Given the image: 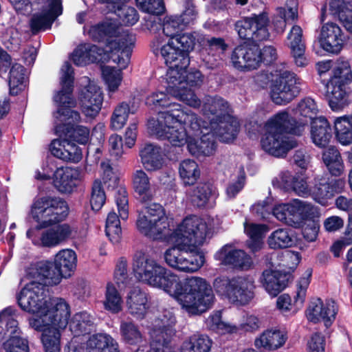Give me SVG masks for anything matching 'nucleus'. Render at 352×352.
Returning a JSON list of instances; mask_svg holds the SVG:
<instances>
[{
	"instance_id": "b1692460",
	"label": "nucleus",
	"mask_w": 352,
	"mask_h": 352,
	"mask_svg": "<svg viewBox=\"0 0 352 352\" xmlns=\"http://www.w3.org/2000/svg\"><path fill=\"white\" fill-rule=\"evenodd\" d=\"M77 230L74 226L64 223L51 226L44 230L40 236L42 246L53 248L75 237Z\"/></svg>"
},
{
	"instance_id": "4c0bfd02",
	"label": "nucleus",
	"mask_w": 352,
	"mask_h": 352,
	"mask_svg": "<svg viewBox=\"0 0 352 352\" xmlns=\"http://www.w3.org/2000/svg\"><path fill=\"white\" fill-rule=\"evenodd\" d=\"M188 200L198 208L205 207L212 199L217 197L215 189L209 183H199L186 191Z\"/></svg>"
},
{
	"instance_id": "09e8293b",
	"label": "nucleus",
	"mask_w": 352,
	"mask_h": 352,
	"mask_svg": "<svg viewBox=\"0 0 352 352\" xmlns=\"http://www.w3.org/2000/svg\"><path fill=\"white\" fill-rule=\"evenodd\" d=\"M179 175L185 186L193 185L200 177V170L197 163L190 159L182 160L178 167Z\"/></svg>"
},
{
	"instance_id": "e2e57ef3",
	"label": "nucleus",
	"mask_w": 352,
	"mask_h": 352,
	"mask_svg": "<svg viewBox=\"0 0 352 352\" xmlns=\"http://www.w3.org/2000/svg\"><path fill=\"white\" fill-rule=\"evenodd\" d=\"M328 182L324 179H316L314 186L311 189V196L313 199L322 206L327 205L328 200L332 198Z\"/></svg>"
},
{
	"instance_id": "2eb2a0df",
	"label": "nucleus",
	"mask_w": 352,
	"mask_h": 352,
	"mask_svg": "<svg viewBox=\"0 0 352 352\" xmlns=\"http://www.w3.org/2000/svg\"><path fill=\"white\" fill-rule=\"evenodd\" d=\"M313 210L309 203L296 199L288 204L276 206L272 208V213L278 221L297 227L304 219L314 213Z\"/></svg>"
},
{
	"instance_id": "864d4df0",
	"label": "nucleus",
	"mask_w": 352,
	"mask_h": 352,
	"mask_svg": "<svg viewBox=\"0 0 352 352\" xmlns=\"http://www.w3.org/2000/svg\"><path fill=\"white\" fill-rule=\"evenodd\" d=\"M120 331L122 340L128 344H138L144 340L138 326L131 321H122Z\"/></svg>"
},
{
	"instance_id": "e433bc0d",
	"label": "nucleus",
	"mask_w": 352,
	"mask_h": 352,
	"mask_svg": "<svg viewBox=\"0 0 352 352\" xmlns=\"http://www.w3.org/2000/svg\"><path fill=\"white\" fill-rule=\"evenodd\" d=\"M124 34H131L128 30L124 31L113 22L107 21L93 25L88 31L89 36L94 41H104L106 44L109 41L115 40L117 36Z\"/></svg>"
},
{
	"instance_id": "393cba45",
	"label": "nucleus",
	"mask_w": 352,
	"mask_h": 352,
	"mask_svg": "<svg viewBox=\"0 0 352 352\" xmlns=\"http://www.w3.org/2000/svg\"><path fill=\"white\" fill-rule=\"evenodd\" d=\"M305 123H297L286 111H280L272 116L265 123V129H268L276 132L301 135L305 128Z\"/></svg>"
},
{
	"instance_id": "3c124183",
	"label": "nucleus",
	"mask_w": 352,
	"mask_h": 352,
	"mask_svg": "<svg viewBox=\"0 0 352 352\" xmlns=\"http://www.w3.org/2000/svg\"><path fill=\"white\" fill-rule=\"evenodd\" d=\"M93 329L92 318L87 312L76 314L69 323V329L75 336L88 333Z\"/></svg>"
},
{
	"instance_id": "774afa93",
	"label": "nucleus",
	"mask_w": 352,
	"mask_h": 352,
	"mask_svg": "<svg viewBox=\"0 0 352 352\" xmlns=\"http://www.w3.org/2000/svg\"><path fill=\"white\" fill-rule=\"evenodd\" d=\"M121 69H116L111 67H104L102 68L103 79L111 92H115L119 87L122 80Z\"/></svg>"
},
{
	"instance_id": "dca6fc26",
	"label": "nucleus",
	"mask_w": 352,
	"mask_h": 352,
	"mask_svg": "<svg viewBox=\"0 0 352 352\" xmlns=\"http://www.w3.org/2000/svg\"><path fill=\"white\" fill-rule=\"evenodd\" d=\"M186 68L187 67H184L182 69V77L180 79L181 83L175 85V89L177 90L181 95L184 94V97L186 98V99L190 100L192 98L193 101H195V102H188L176 96V94H175L169 89V83L168 82L166 91L170 95L173 96L176 99L184 102L187 105L193 108H198L201 105V100L195 94L193 89L199 87L201 85L204 81V76L197 69H190V70L187 71Z\"/></svg>"
},
{
	"instance_id": "a211bd4d",
	"label": "nucleus",
	"mask_w": 352,
	"mask_h": 352,
	"mask_svg": "<svg viewBox=\"0 0 352 352\" xmlns=\"http://www.w3.org/2000/svg\"><path fill=\"white\" fill-rule=\"evenodd\" d=\"M296 142L282 133L276 132L263 127L261 140L262 148L275 157H283L292 148L296 146Z\"/></svg>"
},
{
	"instance_id": "1a4fd4ad",
	"label": "nucleus",
	"mask_w": 352,
	"mask_h": 352,
	"mask_svg": "<svg viewBox=\"0 0 352 352\" xmlns=\"http://www.w3.org/2000/svg\"><path fill=\"white\" fill-rule=\"evenodd\" d=\"M213 287L217 294L237 305H247L254 297V281L249 276L217 277Z\"/></svg>"
},
{
	"instance_id": "c03bdc74",
	"label": "nucleus",
	"mask_w": 352,
	"mask_h": 352,
	"mask_svg": "<svg viewBox=\"0 0 352 352\" xmlns=\"http://www.w3.org/2000/svg\"><path fill=\"white\" fill-rule=\"evenodd\" d=\"M323 162L331 175L340 176L344 170V165L338 150L335 146H329L324 151Z\"/></svg>"
},
{
	"instance_id": "9d476101",
	"label": "nucleus",
	"mask_w": 352,
	"mask_h": 352,
	"mask_svg": "<svg viewBox=\"0 0 352 352\" xmlns=\"http://www.w3.org/2000/svg\"><path fill=\"white\" fill-rule=\"evenodd\" d=\"M68 214L67 203L58 198L36 199L31 207V215L38 223V228H47L63 221Z\"/></svg>"
},
{
	"instance_id": "2f4dec72",
	"label": "nucleus",
	"mask_w": 352,
	"mask_h": 352,
	"mask_svg": "<svg viewBox=\"0 0 352 352\" xmlns=\"http://www.w3.org/2000/svg\"><path fill=\"white\" fill-rule=\"evenodd\" d=\"M288 46L291 50L294 63L298 67H305L309 60L305 55V45L302 40V29L295 25L287 35Z\"/></svg>"
},
{
	"instance_id": "79ce46f5",
	"label": "nucleus",
	"mask_w": 352,
	"mask_h": 352,
	"mask_svg": "<svg viewBox=\"0 0 352 352\" xmlns=\"http://www.w3.org/2000/svg\"><path fill=\"white\" fill-rule=\"evenodd\" d=\"M87 352H119L118 342L109 335L97 333L87 342Z\"/></svg>"
},
{
	"instance_id": "c9c22d12",
	"label": "nucleus",
	"mask_w": 352,
	"mask_h": 352,
	"mask_svg": "<svg viewBox=\"0 0 352 352\" xmlns=\"http://www.w3.org/2000/svg\"><path fill=\"white\" fill-rule=\"evenodd\" d=\"M325 97L332 110L339 111L349 103L346 85L329 80L325 85Z\"/></svg>"
},
{
	"instance_id": "20e7f679",
	"label": "nucleus",
	"mask_w": 352,
	"mask_h": 352,
	"mask_svg": "<svg viewBox=\"0 0 352 352\" xmlns=\"http://www.w3.org/2000/svg\"><path fill=\"white\" fill-rule=\"evenodd\" d=\"M175 43L174 39L157 36L151 43V49L155 55L161 56L165 63L169 66L166 72V82L169 83V89L180 98L192 102V98L186 99L184 97V94L181 95L175 89V85L181 83L182 69L184 67H188L190 64V58L188 56L184 55V54Z\"/></svg>"
},
{
	"instance_id": "bb28decb",
	"label": "nucleus",
	"mask_w": 352,
	"mask_h": 352,
	"mask_svg": "<svg viewBox=\"0 0 352 352\" xmlns=\"http://www.w3.org/2000/svg\"><path fill=\"white\" fill-rule=\"evenodd\" d=\"M136 228L140 234L151 239L169 241V228L146 217L141 211L136 220Z\"/></svg>"
},
{
	"instance_id": "6e6d98bb",
	"label": "nucleus",
	"mask_w": 352,
	"mask_h": 352,
	"mask_svg": "<svg viewBox=\"0 0 352 352\" xmlns=\"http://www.w3.org/2000/svg\"><path fill=\"white\" fill-rule=\"evenodd\" d=\"M336 137L343 145L352 142V118H338L334 122Z\"/></svg>"
},
{
	"instance_id": "0e129e2a",
	"label": "nucleus",
	"mask_w": 352,
	"mask_h": 352,
	"mask_svg": "<svg viewBox=\"0 0 352 352\" xmlns=\"http://www.w3.org/2000/svg\"><path fill=\"white\" fill-rule=\"evenodd\" d=\"M106 234L113 243H118L121 239L122 230L120 221L117 214L111 211L106 220Z\"/></svg>"
},
{
	"instance_id": "aec40b11",
	"label": "nucleus",
	"mask_w": 352,
	"mask_h": 352,
	"mask_svg": "<svg viewBox=\"0 0 352 352\" xmlns=\"http://www.w3.org/2000/svg\"><path fill=\"white\" fill-rule=\"evenodd\" d=\"M320 47L327 52L338 54L342 50L346 38L341 28L336 23H324L318 36Z\"/></svg>"
},
{
	"instance_id": "412c9836",
	"label": "nucleus",
	"mask_w": 352,
	"mask_h": 352,
	"mask_svg": "<svg viewBox=\"0 0 352 352\" xmlns=\"http://www.w3.org/2000/svg\"><path fill=\"white\" fill-rule=\"evenodd\" d=\"M231 60L233 66L237 69H256L262 63L261 50L257 45L238 46L232 54Z\"/></svg>"
},
{
	"instance_id": "c756f323",
	"label": "nucleus",
	"mask_w": 352,
	"mask_h": 352,
	"mask_svg": "<svg viewBox=\"0 0 352 352\" xmlns=\"http://www.w3.org/2000/svg\"><path fill=\"white\" fill-rule=\"evenodd\" d=\"M70 315L71 311L66 316V322L62 327L48 322L49 324H45L42 329H35L42 332L41 340L44 352H60L61 331L67 326Z\"/></svg>"
},
{
	"instance_id": "37998d69",
	"label": "nucleus",
	"mask_w": 352,
	"mask_h": 352,
	"mask_svg": "<svg viewBox=\"0 0 352 352\" xmlns=\"http://www.w3.org/2000/svg\"><path fill=\"white\" fill-rule=\"evenodd\" d=\"M140 157L144 167L148 171H155L162 167V151L157 146L151 144L145 145L140 151Z\"/></svg>"
},
{
	"instance_id": "de8ad7c7",
	"label": "nucleus",
	"mask_w": 352,
	"mask_h": 352,
	"mask_svg": "<svg viewBox=\"0 0 352 352\" xmlns=\"http://www.w3.org/2000/svg\"><path fill=\"white\" fill-rule=\"evenodd\" d=\"M18 322L15 318V310L7 307L0 313V341L7 335L12 336L18 333Z\"/></svg>"
},
{
	"instance_id": "c85d7f7f",
	"label": "nucleus",
	"mask_w": 352,
	"mask_h": 352,
	"mask_svg": "<svg viewBox=\"0 0 352 352\" xmlns=\"http://www.w3.org/2000/svg\"><path fill=\"white\" fill-rule=\"evenodd\" d=\"M207 125L213 135L217 136L223 142L233 141L236 138L239 130L238 120L230 115L224 116L223 119L218 121L212 120L211 123Z\"/></svg>"
},
{
	"instance_id": "69168bd1",
	"label": "nucleus",
	"mask_w": 352,
	"mask_h": 352,
	"mask_svg": "<svg viewBox=\"0 0 352 352\" xmlns=\"http://www.w3.org/2000/svg\"><path fill=\"white\" fill-rule=\"evenodd\" d=\"M113 8L116 14L126 25H133L139 19L137 10L133 7L124 5V0H122V3L116 4V8Z\"/></svg>"
},
{
	"instance_id": "4be33fe9",
	"label": "nucleus",
	"mask_w": 352,
	"mask_h": 352,
	"mask_svg": "<svg viewBox=\"0 0 352 352\" xmlns=\"http://www.w3.org/2000/svg\"><path fill=\"white\" fill-rule=\"evenodd\" d=\"M337 311L338 307L333 300H328L324 302L320 298H315L309 303L306 316L309 321L314 323L322 321L328 327L334 321Z\"/></svg>"
},
{
	"instance_id": "39448f33",
	"label": "nucleus",
	"mask_w": 352,
	"mask_h": 352,
	"mask_svg": "<svg viewBox=\"0 0 352 352\" xmlns=\"http://www.w3.org/2000/svg\"><path fill=\"white\" fill-rule=\"evenodd\" d=\"M77 256L71 249L60 250L54 257V262L41 261L32 263L28 267L32 278L43 280L47 285H56L63 278L71 276L76 267Z\"/></svg>"
},
{
	"instance_id": "7c9ffc66",
	"label": "nucleus",
	"mask_w": 352,
	"mask_h": 352,
	"mask_svg": "<svg viewBox=\"0 0 352 352\" xmlns=\"http://www.w3.org/2000/svg\"><path fill=\"white\" fill-rule=\"evenodd\" d=\"M126 304L129 313L138 320L143 319L150 307L148 294L139 287L129 291Z\"/></svg>"
},
{
	"instance_id": "5701e85b",
	"label": "nucleus",
	"mask_w": 352,
	"mask_h": 352,
	"mask_svg": "<svg viewBox=\"0 0 352 352\" xmlns=\"http://www.w3.org/2000/svg\"><path fill=\"white\" fill-rule=\"evenodd\" d=\"M214 257L221 265H230L237 269L248 270L252 264L251 258L244 251L228 244L219 250Z\"/></svg>"
},
{
	"instance_id": "9b49d317",
	"label": "nucleus",
	"mask_w": 352,
	"mask_h": 352,
	"mask_svg": "<svg viewBox=\"0 0 352 352\" xmlns=\"http://www.w3.org/2000/svg\"><path fill=\"white\" fill-rule=\"evenodd\" d=\"M173 244L174 246L164 252L165 262L168 266L181 272H195L204 265V256L197 249L189 250Z\"/></svg>"
},
{
	"instance_id": "58836bf2",
	"label": "nucleus",
	"mask_w": 352,
	"mask_h": 352,
	"mask_svg": "<svg viewBox=\"0 0 352 352\" xmlns=\"http://www.w3.org/2000/svg\"><path fill=\"white\" fill-rule=\"evenodd\" d=\"M229 106L228 102L219 96H207L204 100L202 111L204 116L209 120V124L212 120L218 121L223 119L224 116L228 114Z\"/></svg>"
},
{
	"instance_id": "a878e982",
	"label": "nucleus",
	"mask_w": 352,
	"mask_h": 352,
	"mask_svg": "<svg viewBox=\"0 0 352 352\" xmlns=\"http://www.w3.org/2000/svg\"><path fill=\"white\" fill-rule=\"evenodd\" d=\"M206 122L201 124L202 132L197 136H192L188 144L189 152L195 156H209L212 155L216 149L214 135Z\"/></svg>"
},
{
	"instance_id": "72a5a7b5",
	"label": "nucleus",
	"mask_w": 352,
	"mask_h": 352,
	"mask_svg": "<svg viewBox=\"0 0 352 352\" xmlns=\"http://www.w3.org/2000/svg\"><path fill=\"white\" fill-rule=\"evenodd\" d=\"M287 340L286 331L280 329H267L255 338L254 346L258 349L276 350L283 346Z\"/></svg>"
},
{
	"instance_id": "f03ea898",
	"label": "nucleus",
	"mask_w": 352,
	"mask_h": 352,
	"mask_svg": "<svg viewBox=\"0 0 352 352\" xmlns=\"http://www.w3.org/2000/svg\"><path fill=\"white\" fill-rule=\"evenodd\" d=\"M24 280L25 284L16 298L21 309L35 316L29 318V325L34 329H42L47 322L63 326L66 316L71 311L69 303L63 298L47 296L43 280L32 278L28 274V268Z\"/></svg>"
},
{
	"instance_id": "bf43d9fd",
	"label": "nucleus",
	"mask_w": 352,
	"mask_h": 352,
	"mask_svg": "<svg viewBox=\"0 0 352 352\" xmlns=\"http://www.w3.org/2000/svg\"><path fill=\"white\" fill-rule=\"evenodd\" d=\"M312 270L309 268L303 273L296 283V292L294 297V306L300 309L305 300L307 289L309 285Z\"/></svg>"
},
{
	"instance_id": "338daca9",
	"label": "nucleus",
	"mask_w": 352,
	"mask_h": 352,
	"mask_svg": "<svg viewBox=\"0 0 352 352\" xmlns=\"http://www.w3.org/2000/svg\"><path fill=\"white\" fill-rule=\"evenodd\" d=\"M318 111V107L315 101L311 98H305L301 100L294 109V113L296 116L308 118L311 122L316 118Z\"/></svg>"
},
{
	"instance_id": "6e6552de",
	"label": "nucleus",
	"mask_w": 352,
	"mask_h": 352,
	"mask_svg": "<svg viewBox=\"0 0 352 352\" xmlns=\"http://www.w3.org/2000/svg\"><path fill=\"white\" fill-rule=\"evenodd\" d=\"M209 234L206 222L196 215H191L170 233L169 241L189 250L197 249L205 243Z\"/></svg>"
},
{
	"instance_id": "7ed1b4c3",
	"label": "nucleus",
	"mask_w": 352,
	"mask_h": 352,
	"mask_svg": "<svg viewBox=\"0 0 352 352\" xmlns=\"http://www.w3.org/2000/svg\"><path fill=\"white\" fill-rule=\"evenodd\" d=\"M174 108L159 113L157 120H148V128L158 138L166 140L174 146L188 144L192 136H197L201 131V121L191 110L174 104Z\"/></svg>"
},
{
	"instance_id": "0eeeda50",
	"label": "nucleus",
	"mask_w": 352,
	"mask_h": 352,
	"mask_svg": "<svg viewBox=\"0 0 352 352\" xmlns=\"http://www.w3.org/2000/svg\"><path fill=\"white\" fill-rule=\"evenodd\" d=\"M136 38L133 34H124L115 40L109 41L105 48L96 45L85 44L91 63L107 62L111 59L119 67L125 69L131 58V52Z\"/></svg>"
},
{
	"instance_id": "f3484780",
	"label": "nucleus",
	"mask_w": 352,
	"mask_h": 352,
	"mask_svg": "<svg viewBox=\"0 0 352 352\" xmlns=\"http://www.w3.org/2000/svg\"><path fill=\"white\" fill-rule=\"evenodd\" d=\"M80 89L78 98L82 107V113L89 118L96 117L100 112L103 96L99 86L88 77L80 78Z\"/></svg>"
},
{
	"instance_id": "4d7b16f0",
	"label": "nucleus",
	"mask_w": 352,
	"mask_h": 352,
	"mask_svg": "<svg viewBox=\"0 0 352 352\" xmlns=\"http://www.w3.org/2000/svg\"><path fill=\"white\" fill-rule=\"evenodd\" d=\"M208 329L220 334L234 333L239 330L237 326L223 322L221 320V311H216L211 314L206 321Z\"/></svg>"
},
{
	"instance_id": "f257e3e1",
	"label": "nucleus",
	"mask_w": 352,
	"mask_h": 352,
	"mask_svg": "<svg viewBox=\"0 0 352 352\" xmlns=\"http://www.w3.org/2000/svg\"><path fill=\"white\" fill-rule=\"evenodd\" d=\"M132 268L140 281L162 289L189 314H201L214 304L215 297L212 287L201 277L182 278L141 252L135 254Z\"/></svg>"
},
{
	"instance_id": "49530a36",
	"label": "nucleus",
	"mask_w": 352,
	"mask_h": 352,
	"mask_svg": "<svg viewBox=\"0 0 352 352\" xmlns=\"http://www.w3.org/2000/svg\"><path fill=\"white\" fill-rule=\"evenodd\" d=\"M245 233L250 237L248 246L253 252L259 250L263 245V237L268 231V228L263 224H256L245 221L244 223Z\"/></svg>"
},
{
	"instance_id": "a19ab883",
	"label": "nucleus",
	"mask_w": 352,
	"mask_h": 352,
	"mask_svg": "<svg viewBox=\"0 0 352 352\" xmlns=\"http://www.w3.org/2000/svg\"><path fill=\"white\" fill-rule=\"evenodd\" d=\"M311 138L313 142L319 147H324L328 144L331 138V133L326 118L318 117L311 122Z\"/></svg>"
},
{
	"instance_id": "cd10ccee",
	"label": "nucleus",
	"mask_w": 352,
	"mask_h": 352,
	"mask_svg": "<svg viewBox=\"0 0 352 352\" xmlns=\"http://www.w3.org/2000/svg\"><path fill=\"white\" fill-rule=\"evenodd\" d=\"M291 276L290 271L266 270L262 274L261 283L265 291L274 297L287 287Z\"/></svg>"
},
{
	"instance_id": "8fccbe9b",
	"label": "nucleus",
	"mask_w": 352,
	"mask_h": 352,
	"mask_svg": "<svg viewBox=\"0 0 352 352\" xmlns=\"http://www.w3.org/2000/svg\"><path fill=\"white\" fill-rule=\"evenodd\" d=\"M212 340L205 335H193L185 340L181 347V352H209Z\"/></svg>"
},
{
	"instance_id": "603ef678",
	"label": "nucleus",
	"mask_w": 352,
	"mask_h": 352,
	"mask_svg": "<svg viewBox=\"0 0 352 352\" xmlns=\"http://www.w3.org/2000/svg\"><path fill=\"white\" fill-rule=\"evenodd\" d=\"M329 80L346 85L351 83L352 82V69L350 62L344 58H338L333 68L332 75Z\"/></svg>"
},
{
	"instance_id": "f8f14e48",
	"label": "nucleus",
	"mask_w": 352,
	"mask_h": 352,
	"mask_svg": "<svg viewBox=\"0 0 352 352\" xmlns=\"http://www.w3.org/2000/svg\"><path fill=\"white\" fill-rule=\"evenodd\" d=\"M270 23L268 13L263 11L259 14H252L250 16L238 21L235 24V28L241 38L260 42L269 39Z\"/></svg>"
},
{
	"instance_id": "4468645a",
	"label": "nucleus",
	"mask_w": 352,
	"mask_h": 352,
	"mask_svg": "<svg viewBox=\"0 0 352 352\" xmlns=\"http://www.w3.org/2000/svg\"><path fill=\"white\" fill-rule=\"evenodd\" d=\"M175 317L170 311H165L152 322L150 330L151 345L153 347L155 344L162 346V349L157 348L155 352H174L168 344L175 333Z\"/></svg>"
},
{
	"instance_id": "052dcab7",
	"label": "nucleus",
	"mask_w": 352,
	"mask_h": 352,
	"mask_svg": "<svg viewBox=\"0 0 352 352\" xmlns=\"http://www.w3.org/2000/svg\"><path fill=\"white\" fill-rule=\"evenodd\" d=\"M134 112L131 110L128 103L122 102L119 103L114 109L111 117V128L113 130H120L126 123L129 113Z\"/></svg>"
},
{
	"instance_id": "423d86ee",
	"label": "nucleus",
	"mask_w": 352,
	"mask_h": 352,
	"mask_svg": "<svg viewBox=\"0 0 352 352\" xmlns=\"http://www.w3.org/2000/svg\"><path fill=\"white\" fill-rule=\"evenodd\" d=\"M74 71L71 65L65 62L60 69L61 89L54 96V101L57 111L54 113L56 130L57 132L64 131L61 125H69L78 122L80 119L79 113L72 110L75 107L76 100L72 96L74 83Z\"/></svg>"
},
{
	"instance_id": "f704fd0d",
	"label": "nucleus",
	"mask_w": 352,
	"mask_h": 352,
	"mask_svg": "<svg viewBox=\"0 0 352 352\" xmlns=\"http://www.w3.org/2000/svg\"><path fill=\"white\" fill-rule=\"evenodd\" d=\"M80 172L70 167L58 168L54 173L53 183L60 192H71L80 179Z\"/></svg>"
},
{
	"instance_id": "6ab92c4d",
	"label": "nucleus",
	"mask_w": 352,
	"mask_h": 352,
	"mask_svg": "<svg viewBox=\"0 0 352 352\" xmlns=\"http://www.w3.org/2000/svg\"><path fill=\"white\" fill-rule=\"evenodd\" d=\"M41 12L33 14L30 20V28L34 33L50 29L56 19L62 14L61 0H44Z\"/></svg>"
},
{
	"instance_id": "13d9d810",
	"label": "nucleus",
	"mask_w": 352,
	"mask_h": 352,
	"mask_svg": "<svg viewBox=\"0 0 352 352\" xmlns=\"http://www.w3.org/2000/svg\"><path fill=\"white\" fill-rule=\"evenodd\" d=\"M122 298L121 295L113 285L109 283L106 287L104 307L105 309L113 314L120 312L122 309Z\"/></svg>"
},
{
	"instance_id": "5fc2aeb1",
	"label": "nucleus",
	"mask_w": 352,
	"mask_h": 352,
	"mask_svg": "<svg viewBox=\"0 0 352 352\" xmlns=\"http://www.w3.org/2000/svg\"><path fill=\"white\" fill-rule=\"evenodd\" d=\"M25 76L24 67L20 64H14L10 71L8 85L10 93L16 95L25 87Z\"/></svg>"
},
{
	"instance_id": "680f3d73",
	"label": "nucleus",
	"mask_w": 352,
	"mask_h": 352,
	"mask_svg": "<svg viewBox=\"0 0 352 352\" xmlns=\"http://www.w3.org/2000/svg\"><path fill=\"white\" fill-rule=\"evenodd\" d=\"M267 243L272 249L286 248L292 245L294 240L288 230L279 228L269 236Z\"/></svg>"
},
{
	"instance_id": "ea45409f",
	"label": "nucleus",
	"mask_w": 352,
	"mask_h": 352,
	"mask_svg": "<svg viewBox=\"0 0 352 352\" xmlns=\"http://www.w3.org/2000/svg\"><path fill=\"white\" fill-rule=\"evenodd\" d=\"M329 11L339 19L348 32L352 33V0H330Z\"/></svg>"
},
{
	"instance_id": "a18cd8bd",
	"label": "nucleus",
	"mask_w": 352,
	"mask_h": 352,
	"mask_svg": "<svg viewBox=\"0 0 352 352\" xmlns=\"http://www.w3.org/2000/svg\"><path fill=\"white\" fill-rule=\"evenodd\" d=\"M133 187L140 201L146 202L152 199L153 189L147 175L143 170H138L135 172Z\"/></svg>"
},
{
	"instance_id": "ddd939ff",
	"label": "nucleus",
	"mask_w": 352,
	"mask_h": 352,
	"mask_svg": "<svg viewBox=\"0 0 352 352\" xmlns=\"http://www.w3.org/2000/svg\"><path fill=\"white\" fill-rule=\"evenodd\" d=\"M300 80L296 75L289 71L280 72L272 79L270 96L277 104H285L293 100L300 92Z\"/></svg>"
},
{
	"instance_id": "473e14b6",
	"label": "nucleus",
	"mask_w": 352,
	"mask_h": 352,
	"mask_svg": "<svg viewBox=\"0 0 352 352\" xmlns=\"http://www.w3.org/2000/svg\"><path fill=\"white\" fill-rule=\"evenodd\" d=\"M51 153L63 161L77 163L81 160V149L66 139L54 140L50 144Z\"/></svg>"
}]
</instances>
